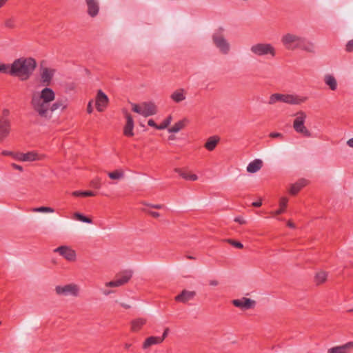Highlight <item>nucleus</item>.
Returning <instances> with one entry per match:
<instances>
[{
	"label": "nucleus",
	"instance_id": "nucleus-14",
	"mask_svg": "<svg viewBox=\"0 0 353 353\" xmlns=\"http://www.w3.org/2000/svg\"><path fill=\"white\" fill-rule=\"evenodd\" d=\"M10 131V122L7 117L0 118V143L8 136Z\"/></svg>",
	"mask_w": 353,
	"mask_h": 353
},
{
	"label": "nucleus",
	"instance_id": "nucleus-6",
	"mask_svg": "<svg viewBox=\"0 0 353 353\" xmlns=\"http://www.w3.org/2000/svg\"><path fill=\"white\" fill-rule=\"evenodd\" d=\"M223 31V28H219V32L213 34L212 40L215 46L221 50V52L227 54L230 50V45L222 35Z\"/></svg>",
	"mask_w": 353,
	"mask_h": 353
},
{
	"label": "nucleus",
	"instance_id": "nucleus-5",
	"mask_svg": "<svg viewBox=\"0 0 353 353\" xmlns=\"http://www.w3.org/2000/svg\"><path fill=\"white\" fill-rule=\"evenodd\" d=\"M132 276V272L131 270H124L118 273L114 280L105 283L107 287L115 288L121 286L127 283Z\"/></svg>",
	"mask_w": 353,
	"mask_h": 353
},
{
	"label": "nucleus",
	"instance_id": "nucleus-51",
	"mask_svg": "<svg viewBox=\"0 0 353 353\" xmlns=\"http://www.w3.org/2000/svg\"><path fill=\"white\" fill-rule=\"evenodd\" d=\"M93 111V108H92V101H90L88 102V104L87 105V112L88 114H91Z\"/></svg>",
	"mask_w": 353,
	"mask_h": 353
},
{
	"label": "nucleus",
	"instance_id": "nucleus-9",
	"mask_svg": "<svg viewBox=\"0 0 353 353\" xmlns=\"http://www.w3.org/2000/svg\"><path fill=\"white\" fill-rule=\"evenodd\" d=\"M19 157L18 158V161H41L46 158V155L39 154L35 151L28 152L27 153H22L19 154Z\"/></svg>",
	"mask_w": 353,
	"mask_h": 353
},
{
	"label": "nucleus",
	"instance_id": "nucleus-28",
	"mask_svg": "<svg viewBox=\"0 0 353 353\" xmlns=\"http://www.w3.org/2000/svg\"><path fill=\"white\" fill-rule=\"evenodd\" d=\"M67 108V104L63 100H57L52 105L50 104V114L54 111L60 110H64Z\"/></svg>",
	"mask_w": 353,
	"mask_h": 353
},
{
	"label": "nucleus",
	"instance_id": "nucleus-23",
	"mask_svg": "<svg viewBox=\"0 0 353 353\" xmlns=\"http://www.w3.org/2000/svg\"><path fill=\"white\" fill-rule=\"evenodd\" d=\"M189 121L188 119L184 118L182 120L175 123L173 126L168 129L169 132L176 133L181 130L183 129L185 125L188 123Z\"/></svg>",
	"mask_w": 353,
	"mask_h": 353
},
{
	"label": "nucleus",
	"instance_id": "nucleus-39",
	"mask_svg": "<svg viewBox=\"0 0 353 353\" xmlns=\"http://www.w3.org/2000/svg\"><path fill=\"white\" fill-rule=\"evenodd\" d=\"M32 211L38 212H54V210L50 207L41 206L39 208H33Z\"/></svg>",
	"mask_w": 353,
	"mask_h": 353
},
{
	"label": "nucleus",
	"instance_id": "nucleus-50",
	"mask_svg": "<svg viewBox=\"0 0 353 353\" xmlns=\"http://www.w3.org/2000/svg\"><path fill=\"white\" fill-rule=\"evenodd\" d=\"M148 124L149 126L154 127L156 129L159 130V125H157L153 119H149L148 121Z\"/></svg>",
	"mask_w": 353,
	"mask_h": 353
},
{
	"label": "nucleus",
	"instance_id": "nucleus-22",
	"mask_svg": "<svg viewBox=\"0 0 353 353\" xmlns=\"http://www.w3.org/2000/svg\"><path fill=\"white\" fill-rule=\"evenodd\" d=\"M295 48H301L307 52H314V45L312 43L307 41L305 39L301 38L300 41L296 43Z\"/></svg>",
	"mask_w": 353,
	"mask_h": 353
},
{
	"label": "nucleus",
	"instance_id": "nucleus-63",
	"mask_svg": "<svg viewBox=\"0 0 353 353\" xmlns=\"http://www.w3.org/2000/svg\"><path fill=\"white\" fill-rule=\"evenodd\" d=\"M349 312H353V309L350 310Z\"/></svg>",
	"mask_w": 353,
	"mask_h": 353
},
{
	"label": "nucleus",
	"instance_id": "nucleus-7",
	"mask_svg": "<svg viewBox=\"0 0 353 353\" xmlns=\"http://www.w3.org/2000/svg\"><path fill=\"white\" fill-rule=\"evenodd\" d=\"M251 50L258 56H263L268 54H270L273 57L275 55V50L274 47L269 43L256 44L252 46Z\"/></svg>",
	"mask_w": 353,
	"mask_h": 353
},
{
	"label": "nucleus",
	"instance_id": "nucleus-44",
	"mask_svg": "<svg viewBox=\"0 0 353 353\" xmlns=\"http://www.w3.org/2000/svg\"><path fill=\"white\" fill-rule=\"evenodd\" d=\"M269 137H270L272 139H279L281 140L284 139V136L282 133L276 132H270L269 134Z\"/></svg>",
	"mask_w": 353,
	"mask_h": 353
},
{
	"label": "nucleus",
	"instance_id": "nucleus-3",
	"mask_svg": "<svg viewBox=\"0 0 353 353\" xmlns=\"http://www.w3.org/2000/svg\"><path fill=\"white\" fill-rule=\"evenodd\" d=\"M296 118L293 121V128L294 130L299 134H301L305 137H311L312 133L305 126L304 123L307 117L305 112L299 111L296 112Z\"/></svg>",
	"mask_w": 353,
	"mask_h": 353
},
{
	"label": "nucleus",
	"instance_id": "nucleus-38",
	"mask_svg": "<svg viewBox=\"0 0 353 353\" xmlns=\"http://www.w3.org/2000/svg\"><path fill=\"white\" fill-rule=\"evenodd\" d=\"M172 120L171 115H169L160 125L159 130H163L168 127Z\"/></svg>",
	"mask_w": 353,
	"mask_h": 353
},
{
	"label": "nucleus",
	"instance_id": "nucleus-41",
	"mask_svg": "<svg viewBox=\"0 0 353 353\" xmlns=\"http://www.w3.org/2000/svg\"><path fill=\"white\" fill-rule=\"evenodd\" d=\"M10 65L1 63L0 64V72L8 74L10 75Z\"/></svg>",
	"mask_w": 353,
	"mask_h": 353
},
{
	"label": "nucleus",
	"instance_id": "nucleus-8",
	"mask_svg": "<svg viewBox=\"0 0 353 353\" xmlns=\"http://www.w3.org/2000/svg\"><path fill=\"white\" fill-rule=\"evenodd\" d=\"M79 291L78 285L74 283L68 284L64 286L57 285L55 288V292L58 295L77 296Z\"/></svg>",
	"mask_w": 353,
	"mask_h": 353
},
{
	"label": "nucleus",
	"instance_id": "nucleus-31",
	"mask_svg": "<svg viewBox=\"0 0 353 353\" xmlns=\"http://www.w3.org/2000/svg\"><path fill=\"white\" fill-rule=\"evenodd\" d=\"M174 172L178 173L182 178L185 180L190 181H196L198 179V176L194 174H188L184 171H183L181 168H175Z\"/></svg>",
	"mask_w": 353,
	"mask_h": 353
},
{
	"label": "nucleus",
	"instance_id": "nucleus-64",
	"mask_svg": "<svg viewBox=\"0 0 353 353\" xmlns=\"http://www.w3.org/2000/svg\"><path fill=\"white\" fill-rule=\"evenodd\" d=\"M1 324V322H0V325Z\"/></svg>",
	"mask_w": 353,
	"mask_h": 353
},
{
	"label": "nucleus",
	"instance_id": "nucleus-35",
	"mask_svg": "<svg viewBox=\"0 0 353 353\" xmlns=\"http://www.w3.org/2000/svg\"><path fill=\"white\" fill-rule=\"evenodd\" d=\"M74 217L75 219H77V220L79 221H81L83 223H92V220L89 218V217H87L85 216H84L83 214L79 213V212H75L74 214Z\"/></svg>",
	"mask_w": 353,
	"mask_h": 353
},
{
	"label": "nucleus",
	"instance_id": "nucleus-58",
	"mask_svg": "<svg viewBox=\"0 0 353 353\" xmlns=\"http://www.w3.org/2000/svg\"><path fill=\"white\" fill-rule=\"evenodd\" d=\"M132 345L131 343H125L124 344V348L125 350H130L132 347Z\"/></svg>",
	"mask_w": 353,
	"mask_h": 353
},
{
	"label": "nucleus",
	"instance_id": "nucleus-11",
	"mask_svg": "<svg viewBox=\"0 0 353 353\" xmlns=\"http://www.w3.org/2000/svg\"><path fill=\"white\" fill-rule=\"evenodd\" d=\"M108 101L107 95L101 90H99L96 97L97 110L100 112L104 111L108 104Z\"/></svg>",
	"mask_w": 353,
	"mask_h": 353
},
{
	"label": "nucleus",
	"instance_id": "nucleus-29",
	"mask_svg": "<svg viewBox=\"0 0 353 353\" xmlns=\"http://www.w3.org/2000/svg\"><path fill=\"white\" fill-rule=\"evenodd\" d=\"M183 89H179L174 91L170 96V98L176 103H179L185 99Z\"/></svg>",
	"mask_w": 353,
	"mask_h": 353
},
{
	"label": "nucleus",
	"instance_id": "nucleus-20",
	"mask_svg": "<svg viewBox=\"0 0 353 353\" xmlns=\"http://www.w3.org/2000/svg\"><path fill=\"white\" fill-rule=\"evenodd\" d=\"M307 184V181L305 179H299L291 185L290 194L292 195H296L303 187L306 186Z\"/></svg>",
	"mask_w": 353,
	"mask_h": 353
},
{
	"label": "nucleus",
	"instance_id": "nucleus-1",
	"mask_svg": "<svg viewBox=\"0 0 353 353\" xmlns=\"http://www.w3.org/2000/svg\"><path fill=\"white\" fill-rule=\"evenodd\" d=\"M55 99V93L50 88H43L40 92H33L30 105L35 113L43 119H50V103Z\"/></svg>",
	"mask_w": 353,
	"mask_h": 353
},
{
	"label": "nucleus",
	"instance_id": "nucleus-15",
	"mask_svg": "<svg viewBox=\"0 0 353 353\" xmlns=\"http://www.w3.org/2000/svg\"><path fill=\"white\" fill-rule=\"evenodd\" d=\"M195 296V291H188L183 290L179 294L174 297V300L176 302L186 303L189 301L192 300Z\"/></svg>",
	"mask_w": 353,
	"mask_h": 353
},
{
	"label": "nucleus",
	"instance_id": "nucleus-62",
	"mask_svg": "<svg viewBox=\"0 0 353 353\" xmlns=\"http://www.w3.org/2000/svg\"><path fill=\"white\" fill-rule=\"evenodd\" d=\"M8 0H1V1L4 2L5 3L7 2Z\"/></svg>",
	"mask_w": 353,
	"mask_h": 353
},
{
	"label": "nucleus",
	"instance_id": "nucleus-36",
	"mask_svg": "<svg viewBox=\"0 0 353 353\" xmlns=\"http://www.w3.org/2000/svg\"><path fill=\"white\" fill-rule=\"evenodd\" d=\"M284 97V94H279V93H276V94H273L270 96V100H269V103L270 104H274L277 101H283V98Z\"/></svg>",
	"mask_w": 353,
	"mask_h": 353
},
{
	"label": "nucleus",
	"instance_id": "nucleus-2",
	"mask_svg": "<svg viewBox=\"0 0 353 353\" xmlns=\"http://www.w3.org/2000/svg\"><path fill=\"white\" fill-rule=\"evenodd\" d=\"M37 61L32 57H20L10 65V76L25 81L28 80L37 68Z\"/></svg>",
	"mask_w": 353,
	"mask_h": 353
},
{
	"label": "nucleus",
	"instance_id": "nucleus-43",
	"mask_svg": "<svg viewBox=\"0 0 353 353\" xmlns=\"http://www.w3.org/2000/svg\"><path fill=\"white\" fill-rule=\"evenodd\" d=\"M5 26L8 28H15V21L13 18L8 19L5 21Z\"/></svg>",
	"mask_w": 353,
	"mask_h": 353
},
{
	"label": "nucleus",
	"instance_id": "nucleus-13",
	"mask_svg": "<svg viewBox=\"0 0 353 353\" xmlns=\"http://www.w3.org/2000/svg\"><path fill=\"white\" fill-rule=\"evenodd\" d=\"M125 117L126 119V123L123 128V134L127 137H132L134 136V121L132 115L128 113L127 110H123Z\"/></svg>",
	"mask_w": 353,
	"mask_h": 353
},
{
	"label": "nucleus",
	"instance_id": "nucleus-32",
	"mask_svg": "<svg viewBox=\"0 0 353 353\" xmlns=\"http://www.w3.org/2000/svg\"><path fill=\"white\" fill-rule=\"evenodd\" d=\"M327 277V273L324 271H321L316 274L314 281L316 285H321L326 281Z\"/></svg>",
	"mask_w": 353,
	"mask_h": 353
},
{
	"label": "nucleus",
	"instance_id": "nucleus-17",
	"mask_svg": "<svg viewBox=\"0 0 353 353\" xmlns=\"http://www.w3.org/2000/svg\"><path fill=\"white\" fill-rule=\"evenodd\" d=\"M88 6V14L92 17H96L99 11V0H85Z\"/></svg>",
	"mask_w": 353,
	"mask_h": 353
},
{
	"label": "nucleus",
	"instance_id": "nucleus-27",
	"mask_svg": "<svg viewBox=\"0 0 353 353\" xmlns=\"http://www.w3.org/2000/svg\"><path fill=\"white\" fill-rule=\"evenodd\" d=\"M288 202V199L285 196L281 197L279 201V209L274 212H272V216H276L283 214L285 211V208Z\"/></svg>",
	"mask_w": 353,
	"mask_h": 353
},
{
	"label": "nucleus",
	"instance_id": "nucleus-55",
	"mask_svg": "<svg viewBox=\"0 0 353 353\" xmlns=\"http://www.w3.org/2000/svg\"><path fill=\"white\" fill-rule=\"evenodd\" d=\"M209 284L212 286H216L219 284V282L216 280H210L209 281Z\"/></svg>",
	"mask_w": 353,
	"mask_h": 353
},
{
	"label": "nucleus",
	"instance_id": "nucleus-24",
	"mask_svg": "<svg viewBox=\"0 0 353 353\" xmlns=\"http://www.w3.org/2000/svg\"><path fill=\"white\" fill-rule=\"evenodd\" d=\"M263 166V161L261 159H255L250 163L247 167V171L250 173H255Z\"/></svg>",
	"mask_w": 353,
	"mask_h": 353
},
{
	"label": "nucleus",
	"instance_id": "nucleus-18",
	"mask_svg": "<svg viewBox=\"0 0 353 353\" xmlns=\"http://www.w3.org/2000/svg\"><path fill=\"white\" fill-rule=\"evenodd\" d=\"M53 77V71L48 68L43 69L41 73V82L45 86H48Z\"/></svg>",
	"mask_w": 353,
	"mask_h": 353
},
{
	"label": "nucleus",
	"instance_id": "nucleus-52",
	"mask_svg": "<svg viewBox=\"0 0 353 353\" xmlns=\"http://www.w3.org/2000/svg\"><path fill=\"white\" fill-rule=\"evenodd\" d=\"M11 166L14 168V169H16V170H18L20 172H23V167L18 165V164H16V163H12L11 164Z\"/></svg>",
	"mask_w": 353,
	"mask_h": 353
},
{
	"label": "nucleus",
	"instance_id": "nucleus-40",
	"mask_svg": "<svg viewBox=\"0 0 353 353\" xmlns=\"http://www.w3.org/2000/svg\"><path fill=\"white\" fill-rule=\"evenodd\" d=\"M1 154L3 156H11L15 160L18 161V158H17V157H20L19 154H21V152H14L8 151V150H3Z\"/></svg>",
	"mask_w": 353,
	"mask_h": 353
},
{
	"label": "nucleus",
	"instance_id": "nucleus-57",
	"mask_svg": "<svg viewBox=\"0 0 353 353\" xmlns=\"http://www.w3.org/2000/svg\"><path fill=\"white\" fill-rule=\"evenodd\" d=\"M287 225L291 228H295V225L294 223H292V221H288V223H287Z\"/></svg>",
	"mask_w": 353,
	"mask_h": 353
},
{
	"label": "nucleus",
	"instance_id": "nucleus-56",
	"mask_svg": "<svg viewBox=\"0 0 353 353\" xmlns=\"http://www.w3.org/2000/svg\"><path fill=\"white\" fill-rule=\"evenodd\" d=\"M347 144L348 146H350V148H353V138H351L350 139L347 141Z\"/></svg>",
	"mask_w": 353,
	"mask_h": 353
},
{
	"label": "nucleus",
	"instance_id": "nucleus-16",
	"mask_svg": "<svg viewBox=\"0 0 353 353\" xmlns=\"http://www.w3.org/2000/svg\"><path fill=\"white\" fill-rule=\"evenodd\" d=\"M301 39V37H299L294 34H287L282 37V42L287 49L294 50L296 48L295 46L292 47L291 44L295 42L298 43L300 41Z\"/></svg>",
	"mask_w": 353,
	"mask_h": 353
},
{
	"label": "nucleus",
	"instance_id": "nucleus-33",
	"mask_svg": "<svg viewBox=\"0 0 353 353\" xmlns=\"http://www.w3.org/2000/svg\"><path fill=\"white\" fill-rule=\"evenodd\" d=\"M72 195L74 196H94L96 195V193L93 191L88 190V191H74L72 192Z\"/></svg>",
	"mask_w": 353,
	"mask_h": 353
},
{
	"label": "nucleus",
	"instance_id": "nucleus-26",
	"mask_svg": "<svg viewBox=\"0 0 353 353\" xmlns=\"http://www.w3.org/2000/svg\"><path fill=\"white\" fill-rule=\"evenodd\" d=\"M219 141V137L216 136L210 137L208 139L204 147L209 151H213Z\"/></svg>",
	"mask_w": 353,
	"mask_h": 353
},
{
	"label": "nucleus",
	"instance_id": "nucleus-10",
	"mask_svg": "<svg viewBox=\"0 0 353 353\" xmlns=\"http://www.w3.org/2000/svg\"><path fill=\"white\" fill-rule=\"evenodd\" d=\"M54 252H59L68 261H74L76 260V252L74 250L66 245H61L54 250Z\"/></svg>",
	"mask_w": 353,
	"mask_h": 353
},
{
	"label": "nucleus",
	"instance_id": "nucleus-46",
	"mask_svg": "<svg viewBox=\"0 0 353 353\" xmlns=\"http://www.w3.org/2000/svg\"><path fill=\"white\" fill-rule=\"evenodd\" d=\"M143 204L146 206L150 207L152 208H154V209H161L163 208V205H161V204L154 205V204H151V203H147L145 202H143Z\"/></svg>",
	"mask_w": 353,
	"mask_h": 353
},
{
	"label": "nucleus",
	"instance_id": "nucleus-45",
	"mask_svg": "<svg viewBox=\"0 0 353 353\" xmlns=\"http://www.w3.org/2000/svg\"><path fill=\"white\" fill-rule=\"evenodd\" d=\"M91 185L97 189L101 188V180L99 178H96L91 181Z\"/></svg>",
	"mask_w": 353,
	"mask_h": 353
},
{
	"label": "nucleus",
	"instance_id": "nucleus-60",
	"mask_svg": "<svg viewBox=\"0 0 353 353\" xmlns=\"http://www.w3.org/2000/svg\"><path fill=\"white\" fill-rule=\"evenodd\" d=\"M4 4H5V3L1 1V0H0V8H1Z\"/></svg>",
	"mask_w": 353,
	"mask_h": 353
},
{
	"label": "nucleus",
	"instance_id": "nucleus-42",
	"mask_svg": "<svg viewBox=\"0 0 353 353\" xmlns=\"http://www.w3.org/2000/svg\"><path fill=\"white\" fill-rule=\"evenodd\" d=\"M227 242H228L230 245H232V246H234L236 248L242 249L243 248V245L239 241H236L235 240L229 239H227Z\"/></svg>",
	"mask_w": 353,
	"mask_h": 353
},
{
	"label": "nucleus",
	"instance_id": "nucleus-4",
	"mask_svg": "<svg viewBox=\"0 0 353 353\" xmlns=\"http://www.w3.org/2000/svg\"><path fill=\"white\" fill-rule=\"evenodd\" d=\"M132 111L145 117L154 115L157 112V108L152 102H144L141 105L132 103Z\"/></svg>",
	"mask_w": 353,
	"mask_h": 353
},
{
	"label": "nucleus",
	"instance_id": "nucleus-59",
	"mask_svg": "<svg viewBox=\"0 0 353 353\" xmlns=\"http://www.w3.org/2000/svg\"><path fill=\"white\" fill-rule=\"evenodd\" d=\"M122 306H123V307H125V308H126V309L130 308V306H129V305H128L122 304Z\"/></svg>",
	"mask_w": 353,
	"mask_h": 353
},
{
	"label": "nucleus",
	"instance_id": "nucleus-47",
	"mask_svg": "<svg viewBox=\"0 0 353 353\" xmlns=\"http://www.w3.org/2000/svg\"><path fill=\"white\" fill-rule=\"evenodd\" d=\"M345 50L347 52L353 51V39L349 41L346 44Z\"/></svg>",
	"mask_w": 353,
	"mask_h": 353
},
{
	"label": "nucleus",
	"instance_id": "nucleus-19",
	"mask_svg": "<svg viewBox=\"0 0 353 353\" xmlns=\"http://www.w3.org/2000/svg\"><path fill=\"white\" fill-rule=\"evenodd\" d=\"M353 349V342H348L345 345L333 347L330 348L328 353H349L350 350Z\"/></svg>",
	"mask_w": 353,
	"mask_h": 353
},
{
	"label": "nucleus",
	"instance_id": "nucleus-48",
	"mask_svg": "<svg viewBox=\"0 0 353 353\" xmlns=\"http://www.w3.org/2000/svg\"><path fill=\"white\" fill-rule=\"evenodd\" d=\"M143 211L147 212L148 214H149L150 216H152L154 218H158L160 216V214L159 212H157L146 210L145 209L143 210Z\"/></svg>",
	"mask_w": 353,
	"mask_h": 353
},
{
	"label": "nucleus",
	"instance_id": "nucleus-21",
	"mask_svg": "<svg viewBox=\"0 0 353 353\" xmlns=\"http://www.w3.org/2000/svg\"><path fill=\"white\" fill-rule=\"evenodd\" d=\"M147 319L145 318H138L131 321V331L133 332H139L146 323Z\"/></svg>",
	"mask_w": 353,
	"mask_h": 353
},
{
	"label": "nucleus",
	"instance_id": "nucleus-61",
	"mask_svg": "<svg viewBox=\"0 0 353 353\" xmlns=\"http://www.w3.org/2000/svg\"><path fill=\"white\" fill-rule=\"evenodd\" d=\"M187 258L189 259H194L195 258L192 256H187Z\"/></svg>",
	"mask_w": 353,
	"mask_h": 353
},
{
	"label": "nucleus",
	"instance_id": "nucleus-37",
	"mask_svg": "<svg viewBox=\"0 0 353 353\" xmlns=\"http://www.w3.org/2000/svg\"><path fill=\"white\" fill-rule=\"evenodd\" d=\"M123 172L122 170H119L108 173V176L111 179H121L123 176Z\"/></svg>",
	"mask_w": 353,
	"mask_h": 353
},
{
	"label": "nucleus",
	"instance_id": "nucleus-34",
	"mask_svg": "<svg viewBox=\"0 0 353 353\" xmlns=\"http://www.w3.org/2000/svg\"><path fill=\"white\" fill-rule=\"evenodd\" d=\"M283 101L284 103H290V104H297L299 103V101L296 99V97H294L293 95L290 94H284V97L283 98Z\"/></svg>",
	"mask_w": 353,
	"mask_h": 353
},
{
	"label": "nucleus",
	"instance_id": "nucleus-54",
	"mask_svg": "<svg viewBox=\"0 0 353 353\" xmlns=\"http://www.w3.org/2000/svg\"><path fill=\"white\" fill-rule=\"evenodd\" d=\"M262 205V202L261 201H255V202H253L252 203V205L254 206V207H256V208H259V207H261Z\"/></svg>",
	"mask_w": 353,
	"mask_h": 353
},
{
	"label": "nucleus",
	"instance_id": "nucleus-53",
	"mask_svg": "<svg viewBox=\"0 0 353 353\" xmlns=\"http://www.w3.org/2000/svg\"><path fill=\"white\" fill-rule=\"evenodd\" d=\"M234 221H235V222H237V223H239L240 224H242V225H243V224H245V223H246L245 220H244V219H243V218H241V217H236V218L234 219Z\"/></svg>",
	"mask_w": 353,
	"mask_h": 353
},
{
	"label": "nucleus",
	"instance_id": "nucleus-49",
	"mask_svg": "<svg viewBox=\"0 0 353 353\" xmlns=\"http://www.w3.org/2000/svg\"><path fill=\"white\" fill-rule=\"evenodd\" d=\"M169 332H170V329L169 327H166L164 331H163V333L162 334L161 336H159V339L161 341V342H163L165 339L168 336V334H169Z\"/></svg>",
	"mask_w": 353,
	"mask_h": 353
},
{
	"label": "nucleus",
	"instance_id": "nucleus-25",
	"mask_svg": "<svg viewBox=\"0 0 353 353\" xmlns=\"http://www.w3.org/2000/svg\"><path fill=\"white\" fill-rule=\"evenodd\" d=\"M159 336H149L143 342L142 348L146 350L153 345L161 343Z\"/></svg>",
	"mask_w": 353,
	"mask_h": 353
},
{
	"label": "nucleus",
	"instance_id": "nucleus-30",
	"mask_svg": "<svg viewBox=\"0 0 353 353\" xmlns=\"http://www.w3.org/2000/svg\"><path fill=\"white\" fill-rule=\"evenodd\" d=\"M324 81L327 85L331 90H336L337 88V82L334 76L327 74L325 76Z\"/></svg>",
	"mask_w": 353,
	"mask_h": 353
},
{
	"label": "nucleus",
	"instance_id": "nucleus-12",
	"mask_svg": "<svg viewBox=\"0 0 353 353\" xmlns=\"http://www.w3.org/2000/svg\"><path fill=\"white\" fill-rule=\"evenodd\" d=\"M232 303L235 307L242 310L254 308L256 305L255 301L246 297H243L241 299H234Z\"/></svg>",
	"mask_w": 353,
	"mask_h": 353
}]
</instances>
